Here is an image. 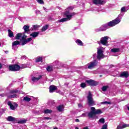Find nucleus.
<instances>
[{
  "mask_svg": "<svg viewBox=\"0 0 129 129\" xmlns=\"http://www.w3.org/2000/svg\"><path fill=\"white\" fill-rule=\"evenodd\" d=\"M76 122H79L80 120L79 119H76Z\"/></svg>",
  "mask_w": 129,
  "mask_h": 129,
  "instance_id": "nucleus-49",
  "label": "nucleus"
},
{
  "mask_svg": "<svg viewBox=\"0 0 129 129\" xmlns=\"http://www.w3.org/2000/svg\"><path fill=\"white\" fill-rule=\"evenodd\" d=\"M88 104L89 106H92L95 105L93 98H92V94L91 92H89L87 96Z\"/></svg>",
  "mask_w": 129,
  "mask_h": 129,
  "instance_id": "nucleus-4",
  "label": "nucleus"
},
{
  "mask_svg": "<svg viewBox=\"0 0 129 129\" xmlns=\"http://www.w3.org/2000/svg\"><path fill=\"white\" fill-rule=\"evenodd\" d=\"M78 106L80 107V106H81V104H78Z\"/></svg>",
  "mask_w": 129,
  "mask_h": 129,
  "instance_id": "nucleus-53",
  "label": "nucleus"
},
{
  "mask_svg": "<svg viewBox=\"0 0 129 129\" xmlns=\"http://www.w3.org/2000/svg\"><path fill=\"white\" fill-rule=\"evenodd\" d=\"M93 3L95 5H101L102 0H93Z\"/></svg>",
  "mask_w": 129,
  "mask_h": 129,
  "instance_id": "nucleus-18",
  "label": "nucleus"
},
{
  "mask_svg": "<svg viewBox=\"0 0 129 129\" xmlns=\"http://www.w3.org/2000/svg\"><path fill=\"white\" fill-rule=\"evenodd\" d=\"M43 9L44 10V11H46V8L43 7Z\"/></svg>",
  "mask_w": 129,
  "mask_h": 129,
  "instance_id": "nucleus-52",
  "label": "nucleus"
},
{
  "mask_svg": "<svg viewBox=\"0 0 129 129\" xmlns=\"http://www.w3.org/2000/svg\"><path fill=\"white\" fill-rule=\"evenodd\" d=\"M42 78V76H39L38 77L36 78L35 77H32V81L33 82H37V81H39L40 79Z\"/></svg>",
  "mask_w": 129,
  "mask_h": 129,
  "instance_id": "nucleus-17",
  "label": "nucleus"
},
{
  "mask_svg": "<svg viewBox=\"0 0 129 129\" xmlns=\"http://www.w3.org/2000/svg\"><path fill=\"white\" fill-rule=\"evenodd\" d=\"M101 129H107V124H105L103 125V126Z\"/></svg>",
  "mask_w": 129,
  "mask_h": 129,
  "instance_id": "nucleus-42",
  "label": "nucleus"
},
{
  "mask_svg": "<svg viewBox=\"0 0 129 129\" xmlns=\"http://www.w3.org/2000/svg\"><path fill=\"white\" fill-rule=\"evenodd\" d=\"M17 92H18L17 90H12L10 91V93H11L12 94H14V93H17Z\"/></svg>",
  "mask_w": 129,
  "mask_h": 129,
  "instance_id": "nucleus-38",
  "label": "nucleus"
},
{
  "mask_svg": "<svg viewBox=\"0 0 129 129\" xmlns=\"http://www.w3.org/2000/svg\"><path fill=\"white\" fill-rule=\"evenodd\" d=\"M51 112H53V111L51 109H46L44 110V113L45 114H47L48 113H51Z\"/></svg>",
  "mask_w": 129,
  "mask_h": 129,
  "instance_id": "nucleus-26",
  "label": "nucleus"
},
{
  "mask_svg": "<svg viewBox=\"0 0 129 129\" xmlns=\"http://www.w3.org/2000/svg\"><path fill=\"white\" fill-rule=\"evenodd\" d=\"M23 100L24 101H27L28 102H29V101H31V98L28 97H25L24 98Z\"/></svg>",
  "mask_w": 129,
  "mask_h": 129,
  "instance_id": "nucleus-33",
  "label": "nucleus"
},
{
  "mask_svg": "<svg viewBox=\"0 0 129 129\" xmlns=\"http://www.w3.org/2000/svg\"><path fill=\"white\" fill-rule=\"evenodd\" d=\"M119 51H120L119 48H113L111 49V52L112 53H118Z\"/></svg>",
  "mask_w": 129,
  "mask_h": 129,
  "instance_id": "nucleus-24",
  "label": "nucleus"
},
{
  "mask_svg": "<svg viewBox=\"0 0 129 129\" xmlns=\"http://www.w3.org/2000/svg\"><path fill=\"white\" fill-rule=\"evenodd\" d=\"M39 35V32H35L30 34L31 37H32V38H36V37H38Z\"/></svg>",
  "mask_w": 129,
  "mask_h": 129,
  "instance_id": "nucleus-19",
  "label": "nucleus"
},
{
  "mask_svg": "<svg viewBox=\"0 0 129 129\" xmlns=\"http://www.w3.org/2000/svg\"><path fill=\"white\" fill-rule=\"evenodd\" d=\"M20 45V41L16 40L12 43V49L16 50V46Z\"/></svg>",
  "mask_w": 129,
  "mask_h": 129,
  "instance_id": "nucleus-14",
  "label": "nucleus"
},
{
  "mask_svg": "<svg viewBox=\"0 0 129 129\" xmlns=\"http://www.w3.org/2000/svg\"><path fill=\"white\" fill-rule=\"evenodd\" d=\"M23 29L25 33H28V32H30V26L28 25H24Z\"/></svg>",
  "mask_w": 129,
  "mask_h": 129,
  "instance_id": "nucleus-15",
  "label": "nucleus"
},
{
  "mask_svg": "<svg viewBox=\"0 0 129 129\" xmlns=\"http://www.w3.org/2000/svg\"><path fill=\"white\" fill-rule=\"evenodd\" d=\"M27 39V36H26V35H24L22 36V39H21V42H22L21 45L22 46H24V45H26V44L28 43V42H31V41H32V38H29L27 39Z\"/></svg>",
  "mask_w": 129,
  "mask_h": 129,
  "instance_id": "nucleus-5",
  "label": "nucleus"
},
{
  "mask_svg": "<svg viewBox=\"0 0 129 129\" xmlns=\"http://www.w3.org/2000/svg\"><path fill=\"white\" fill-rule=\"evenodd\" d=\"M8 31L9 37H10V38H13V37H14V33L12 32V30H11L10 29H9Z\"/></svg>",
  "mask_w": 129,
  "mask_h": 129,
  "instance_id": "nucleus-21",
  "label": "nucleus"
},
{
  "mask_svg": "<svg viewBox=\"0 0 129 129\" xmlns=\"http://www.w3.org/2000/svg\"><path fill=\"white\" fill-rule=\"evenodd\" d=\"M2 46V44H0V47Z\"/></svg>",
  "mask_w": 129,
  "mask_h": 129,
  "instance_id": "nucleus-56",
  "label": "nucleus"
},
{
  "mask_svg": "<svg viewBox=\"0 0 129 129\" xmlns=\"http://www.w3.org/2000/svg\"><path fill=\"white\" fill-rule=\"evenodd\" d=\"M75 129H79L78 128V127H76Z\"/></svg>",
  "mask_w": 129,
  "mask_h": 129,
  "instance_id": "nucleus-55",
  "label": "nucleus"
},
{
  "mask_svg": "<svg viewBox=\"0 0 129 129\" xmlns=\"http://www.w3.org/2000/svg\"><path fill=\"white\" fill-rule=\"evenodd\" d=\"M0 96H2V97H4V96H7V95L6 94H1Z\"/></svg>",
  "mask_w": 129,
  "mask_h": 129,
  "instance_id": "nucleus-47",
  "label": "nucleus"
},
{
  "mask_svg": "<svg viewBox=\"0 0 129 129\" xmlns=\"http://www.w3.org/2000/svg\"><path fill=\"white\" fill-rule=\"evenodd\" d=\"M57 110H58V111H63V110H64V106L63 105H60L59 106H58L57 107Z\"/></svg>",
  "mask_w": 129,
  "mask_h": 129,
  "instance_id": "nucleus-22",
  "label": "nucleus"
},
{
  "mask_svg": "<svg viewBox=\"0 0 129 129\" xmlns=\"http://www.w3.org/2000/svg\"><path fill=\"white\" fill-rule=\"evenodd\" d=\"M125 127H129V124H122V128H125Z\"/></svg>",
  "mask_w": 129,
  "mask_h": 129,
  "instance_id": "nucleus-37",
  "label": "nucleus"
},
{
  "mask_svg": "<svg viewBox=\"0 0 129 129\" xmlns=\"http://www.w3.org/2000/svg\"><path fill=\"white\" fill-rule=\"evenodd\" d=\"M91 111L88 113V116L89 117V118H93V116L95 115L94 114V110H95V108L94 107H91Z\"/></svg>",
  "mask_w": 129,
  "mask_h": 129,
  "instance_id": "nucleus-10",
  "label": "nucleus"
},
{
  "mask_svg": "<svg viewBox=\"0 0 129 129\" xmlns=\"http://www.w3.org/2000/svg\"><path fill=\"white\" fill-rule=\"evenodd\" d=\"M101 104H110V102L105 101L101 103Z\"/></svg>",
  "mask_w": 129,
  "mask_h": 129,
  "instance_id": "nucleus-43",
  "label": "nucleus"
},
{
  "mask_svg": "<svg viewBox=\"0 0 129 129\" xmlns=\"http://www.w3.org/2000/svg\"><path fill=\"white\" fill-rule=\"evenodd\" d=\"M44 119H47V120H49V119H51V118L49 117H44Z\"/></svg>",
  "mask_w": 129,
  "mask_h": 129,
  "instance_id": "nucleus-48",
  "label": "nucleus"
},
{
  "mask_svg": "<svg viewBox=\"0 0 129 129\" xmlns=\"http://www.w3.org/2000/svg\"><path fill=\"white\" fill-rule=\"evenodd\" d=\"M26 122H27V120L26 119H22V120H20L18 121V123H26Z\"/></svg>",
  "mask_w": 129,
  "mask_h": 129,
  "instance_id": "nucleus-34",
  "label": "nucleus"
},
{
  "mask_svg": "<svg viewBox=\"0 0 129 129\" xmlns=\"http://www.w3.org/2000/svg\"><path fill=\"white\" fill-rule=\"evenodd\" d=\"M55 90H57V87H56L54 85H51L49 87V92L50 93H52V92H54Z\"/></svg>",
  "mask_w": 129,
  "mask_h": 129,
  "instance_id": "nucleus-13",
  "label": "nucleus"
},
{
  "mask_svg": "<svg viewBox=\"0 0 129 129\" xmlns=\"http://www.w3.org/2000/svg\"><path fill=\"white\" fill-rule=\"evenodd\" d=\"M99 122H100L101 123H104V122H105V120L104 118H101L99 120Z\"/></svg>",
  "mask_w": 129,
  "mask_h": 129,
  "instance_id": "nucleus-35",
  "label": "nucleus"
},
{
  "mask_svg": "<svg viewBox=\"0 0 129 129\" xmlns=\"http://www.w3.org/2000/svg\"><path fill=\"white\" fill-rule=\"evenodd\" d=\"M120 77H125V78H127L128 77V73L127 72H123L120 75Z\"/></svg>",
  "mask_w": 129,
  "mask_h": 129,
  "instance_id": "nucleus-16",
  "label": "nucleus"
},
{
  "mask_svg": "<svg viewBox=\"0 0 129 129\" xmlns=\"http://www.w3.org/2000/svg\"><path fill=\"white\" fill-rule=\"evenodd\" d=\"M104 51V48L103 47H99L97 49V52L96 58L97 60H101L103 59V58H105V55L103 54V52Z\"/></svg>",
  "mask_w": 129,
  "mask_h": 129,
  "instance_id": "nucleus-3",
  "label": "nucleus"
},
{
  "mask_svg": "<svg viewBox=\"0 0 129 129\" xmlns=\"http://www.w3.org/2000/svg\"><path fill=\"white\" fill-rule=\"evenodd\" d=\"M60 62H59V61L58 60H55L53 62L54 66H56L57 67H59V66L60 65Z\"/></svg>",
  "mask_w": 129,
  "mask_h": 129,
  "instance_id": "nucleus-27",
  "label": "nucleus"
},
{
  "mask_svg": "<svg viewBox=\"0 0 129 129\" xmlns=\"http://www.w3.org/2000/svg\"><path fill=\"white\" fill-rule=\"evenodd\" d=\"M108 88V86H104L102 88V91H106Z\"/></svg>",
  "mask_w": 129,
  "mask_h": 129,
  "instance_id": "nucleus-32",
  "label": "nucleus"
},
{
  "mask_svg": "<svg viewBox=\"0 0 129 129\" xmlns=\"http://www.w3.org/2000/svg\"><path fill=\"white\" fill-rule=\"evenodd\" d=\"M117 129H123L122 125H119L117 126Z\"/></svg>",
  "mask_w": 129,
  "mask_h": 129,
  "instance_id": "nucleus-44",
  "label": "nucleus"
},
{
  "mask_svg": "<svg viewBox=\"0 0 129 129\" xmlns=\"http://www.w3.org/2000/svg\"><path fill=\"white\" fill-rule=\"evenodd\" d=\"M108 39H109V37L108 36L102 37L100 39V42L102 45H103L104 46H108Z\"/></svg>",
  "mask_w": 129,
  "mask_h": 129,
  "instance_id": "nucleus-6",
  "label": "nucleus"
},
{
  "mask_svg": "<svg viewBox=\"0 0 129 129\" xmlns=\"http://www.w3.org/2000/svg\"><path fill=\"white\" fill-rule=\"evenodd\" d=\"M43 61V56H38L36 58V62L38 63V62H42Z\"/></svg>",
  "mask_w": 129,
  "mask_h": 129,
  "instance_id": "nucleus-25",
  "label": "nucleus"
},
{
  "mask_svg": "<svg viewBox=\"0 0 129 129\" xmlns=\"http://www.w3.org/2000/svg\"><path fill=\"white\" fill-rule=\"evenodd\" d=\"M125 12H126V10H125V7H122L121 9V13H125Z\"/></svg>",
  "mask_w": 129,
  "mask_h": 129,
  "instance_id": "nucleus-40",
  "label": "nucleus"
},
{
  "mask_svg": "<svg viewBox=\"0 0 129 129\" xmlns=\"http://www.w3.org/2000/svg\"><path fill=\"white\" fill-rule=\"evenodd\" d=\"M83 129H88V127L86 126V127H84Z\"/></svg>",
  "mask_w": 129,
  "mask_h": 129,
  "instance_id": "nucleus-51",
  "label": "nucleus"
},
{
  "mask_svg": "<svg viewBox=\"0 0 129 129\" xmlns=\"http://www.w3.org/2000/svg\"><path fill=\"white\" fill-rule=\"evenodd\" d=\"M97 64H98V61L96 60H94L90 63L87 64V66L88 69H92V68H94L96 66H97Z\"/></svg>",
  "mask_w": 129,
  "mask_h": 129,
  "instance_id": "nucleus-7",
  "label": "nucleus"
},
{
  "mask_svg": "<svg viewBox=\"0 0 129 129\" xmlns=\"http://www.w3.org/2000/svg\"><path fill=\"white\" fill-rule=\"evenodd\" d=\"M121 21V18H117L114 20L110 21L105 25H102L98 29V31L101 32L102 31H106L107 29H109L112 27H114L116 25L119 24V22Z\"/></svg>",
  "mask_w": 129,
  "mask_h": 129,
  "instance_id": "nucleus-1",
  "label": "nucleus"
},
{
  "mask_svg": "<svg viewBox=\"0 0 129 129\" xmlns=\"http://www.w3.org/2000/svg\"><path fill=\"white\" fill-rule=\"evenodd\" d=\"M35 13V14H36V15H39V14H40L39 10H36Z\"/></svg>",
  "mask_w": 129,
  "mask_h": 129,
  "instance_id": "nucleus-46",
  "label": "nucleus"
},
{
  "mask_svg": "<svg viewBox=\"0 0 129 129\" xmlns=\"http://www.w3.org/2000/svg\"><path fill=\"white\" fill-rule=\"evenodd\" d=\"M94 113L95 114H101L102 113V111L100 109H95L94 110Z\"/></svg>",
  "mask_w": 129,
  "mask_h": 129,
  "instance_id": "nucleus-20",
  "label": "nucleus"
},
{
  "mask_svg": "<svg viewBox=\"0 0 129 129\" xmlns=\"http://www.w3.org/2000/svg\"><path fill=\"white\" fill-rule=\"evenodd\" d=\"M54 129H58L57 127H54Z\"/></svg>",
  "mask_w": 129,
  "mask_h": 129,
  "instance_id": "nucleus-54",
  "label": "nucleus"
},
{
  "mask_svg": "<svg viewBox=\"0 0 129 129\" xmlns=\"http://www.w3.org/2000/svg\"><path fill=\"white\" fill-rule=\"evenodd\" d=\"M48 28H49V26L48 25L43 26L41 29L42 32H45V31H46Z\"/></svg>",
  "mask_w": 129,
  "mask_h": 129,
  "instance_id": "nucleus-30",
  "label": "nucleus"
},
{
  "mask_svg": "<svg viewBox=\"0 0 129 129\" xmlns=\"http://www.w3.org/2000/svg\"><path fill=\"white\" fill-rule=\"evenodd\" d=\"M2 68H3V64H2V63H0V69H2Z\"/></svg>",
  "mask_w": 129,
  "mask_h": 129,
  "instance_id": "nucleus-50",
  "label": "nucleus"
},
{
  "mask_svg": "<svg viewBox=\"0 0 129 129\" xmlns=\"http://www.w3.org/2000/svg\"><path fill=\"white\" fill-rule=\"evenodd\" d=\"M86 82L89 84V85H91V86H95L97 85V83L93 80H86Z\"/></svg>",
  "mask_w": 129,
  "mask_h": 129,
  "instance_id": "nucleus-11",
  "label": "nucleus"
},
{
  "mask_svg": "<svg viewBox=\"0 0 129 129\" xmlns=\"http://www.w3.org/2000/svg\"><path fill=\"white\" fill-rule=\"evenodd\" d=\"M82 116L83 117H85V116H87V113H85L82 114Z\"/></svg>",
  "mask_w": 129,
  "mask_h": 129,
  "instance_id": "nucleus-45",
  "label": "nucleus"
},
{
  "mask_svg": "<svg viewBox=\"0 0 129 129\" xmlns=\"http://www.w3.org/2000/svg\"><path fill=\"white\" fill-rule=\"evenodd\" d=\"M38 4L40 5H44V1L43 0H36Z\"/></svg>",
  "mask_w": 129,
  "mask_h": 129,
  "instance_id": "nucleus-39",
  "label": "nucleus"
},
{
  "mask_svg": "<svg viewBox=\"0 0 129 129\" xmlns=\"http://www.w3.org/2000/svg\"><path fill=\"white\" fill-rule=\"evenodd\" d=\"M8 98H16L18 97V95L13 94L8 96Z\"/></svg>",
  "mask_w": 129,
  "mask_h": 129,
  "instance_id": "nucleus-28",
  "label": "nucleus"
},
{
  "mask_svg": "<svg viewBox=\"0 0 129 129\" xmlns=\"http://www.w3.org/2000/svg\"><path fill=\"white\" fill-rule=\"evenodd\" d=\"M9 68L10 71H19L21 69V67L18 64H13L9 66Z\"/></svg>",
  "mask_w": 129,
  "mask_h": 129,
  "instance_id": "nucleus-8",
  "label": "nucleus"
},
{
  "mask_svg": "<svg viewBox=\"0 0 129 129\" xmlns=\"http://www.w3.org/2000/svg\"><path fill=\"white\" fill-rule=\"evenodd\" d=\"M15 119V118L10 116L8 117L7 120H8V121H14Z\"/></svg>",
  "mask_w": 129,
  "mask_h": 129,
  "instance_id": "nucleus-29",
  "label": "nucleus"
},
{
  "mask_svg": "<svg viewBox=\"0 0 129 129\" xmlns=\"http://www.w3.org/2000/svg\"><path fill=\"white\" fill-rule=\"evenodd\" d=\"M39 27H40L39 25H33V30H38L39 29Z\"/></svg>",
  "mask_w": 129,
  "mask_h": 129,
  "instance_id": "nucleus-36",
  "label": "nucleus"
},
{
  "mask_svg": "<svg viewBox=\"0 0 129 129\" xmlns=\"http://www.w3.org/2000/svg\"><path fill=\"white\" fill-rule=\"evenodd\" d=\"M86 86V84L85 83H82L81 84V87H82V88H85Z\"/></svg>",
  "mask_w": 129,
  "mask_h": 129,
  "instance_id": "nucleus-41",
  "label": "nucleus"
},
{
  "mask_svg": "<svg viewBox=\"0 0 129 129\" xmlns=\"http://www.w3.org/2000/svg\"><path fill=\"white\" fill-rule=\"evenodd\" d=\"M76 43L79 46H83V43L82 42V41L81 40H80V39H77L76 41Z\"/></svg>",
  "mask_w": 129,
  "mask_h": 129,
  "instance_id": "nucleus-23",
  "label": "nucleus"
},
{
  "mask_svg": "<svg viewBox=\"0 0 129 129\" xmlns=\"http://www.w3.org/2000/svg\"><path fill=\"white\" fill-rule=\"evenodd\" d=\"M8 104L12 110H15V109L18 107V104L16 103H12L11 101H9L8 102Z\"/></svg>",
  "mask_w": 129,
  "mask_h": 129,
  "instance_id": "nucleus-9",
  "label": "nucleus"
},
{
  "mask_svg": "<svg viewBox=\"0 0 129 129\" xmlns=\"http://www.w3.org/2000/svg\"><path fill=\"white\" fill-rule=\"evenodd\" d=\"M74 9V8L72 6H70L68 7L66 10V12L64 13V15L67 18H62L59 20L58 21V23H64V22H67V21H70L71 19H72V17L73 16H75V13H71V11H72Z\"/></svg>",
  "mask_w": 129,
  "mask_h": 129,
  "instance_id": "nucleus-2",
  "label": "nucleus"
},
{
  "mask_svg": "<svg viewBox=\"0 0 129 129\" xmlns=\"http://www.w3.org/2000/svg\"><path fill=\"white\" fill-rule=\"evenodd\" d=\"M46 70L48 72H51V71H53V67L51 66H48L46 68Z\"/></svg>",
  "mask_w": 129,
  "mask_h": 129,
  "instance_id": "nucleus-31",
  "label": "nucleus"
},
{
  "mask_svg": "<svg viewBox=\"0 0 129 129\" xmlns=\"http://www.w3.org/2000/svg\"><path fill=\"white\" fill-rule=\"evenodd\" d=\"M24 35H25V33H18L16 35V36L15 38H16V40H20H20H22L23 36H24Z\"/></svg>",
  "mask_w": 129,
  "mask_h": 129,
  "instance_id": "nucleus-12",
  "label": "nucleus"
}]
</instances>
